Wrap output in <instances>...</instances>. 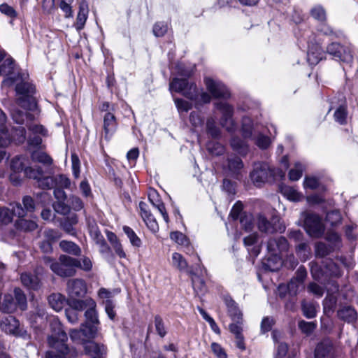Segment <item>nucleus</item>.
Listing matches in <instances>:
<instances>
[{
	"label": "nucleus",
	"mask_w": 358,
	"mask_h": 358,
	"mask_svg": "<svg viewBox=\"0 0 358 358\" xmlns=\"http://www.w3.org/2000/svg\"><path fill=\"white\" fill-rule=\"evenodd\" d=\"M11 213L13 216L19 217V219H23L27 214V212L20 203H14L10 204Z\"/></svg>",
	"instance_id": "nucleus-57"
},
{
	"label": "nucleus",
	"mask_w": 358,
	"mask_h": 358,
	"mask_svg": "<svg viewBox=\"0 0 358 358\" xmlns=\"http://www.w3.org/2000/svg\"><path fill=\"white\" fill-rule=\"evenodd\" d=\"M25 139V129L24 127L21 126L14 127L10 136L6 129L4 124L1 127L0 126V162L6 155L4 148L7 147L12 141L17 143H22Z\"/></svg>",
	"instance_id": "nucleus-6"
},
{
	"label": "nucleus",
	"mask_w": 358,
	"mask_h": 358,
	"mask_svg": "<svg viewBox=\"0 0 358 358\" xmlns=\"http://www.w3.org/2000/svg\"><path fill=\"white\" fill-rule=\"evenodd\" d=\"M148 198L150 202L159 210L164 221L168 223L169 221L168 213L166 210L165 206L159 199V196L157 192L154 189H151L149 192Z\"/></svg>",
	"instance_id": "nucleus-19"
},
{
	"label": "nucleus",
	"mask_w": 358,
	"mask_h": 358,
	"mask_svg": "<svg viewBox=\"0 0 358 358\" xmlns=\"http://www.w3.org/2000/svg\"><path fill=\"white\" fill-rule=\"evenodd\" d=\"M305 229L306 232L312 237L319 238L324 231V227L319 216L309 214L305 220Z\"/></svg>",
	"instance_id": "nucleus-12"
},
{
	"label": "nucleus",
	"mask_w": 358,
	"mask_h": 358,
	"mask_svg": "<svg viewBox=\"0 0 358 358\" xmlns=\"http://www.w3.org/2000/svg\"><path fill=\"white\" fill-rule=\"evenodd\" d=\"M89 8L87 3L83 1L80 3L79 10L76 17L74 27L78 31L82 30L88 17Z\"/></svg>",
	"instance_id": "nucleus-20"
},
{
	"label": "nucleus",
	"mask_w": 358,
	"mask_h": 358,
	"mask_svg": "<svg viewBox=\"0 0 358 358\" xmlns=\"http://www.w3.org/2000/svg\"><path fill=\"white\" fill-rule=\"evenodd\" d=\"M28 164H29V160L27 157L16 156L12 159L10 162V169L15 173L10 175V179L14 185H17L20 184V180L17 178L15 173L22 171L24 172V169Z\"/></svg>",
	"instance_id": "nucleus-15"
},
{
	"label": "nucleus",
	"mask_w": 358,
	"mask_h": 358,
	"mask_svg": "<svg viewBox=\"0 0 358 358\" xmlns=\"http://www.w3.org/2000/svg\"><path fill=\"white\" fill-rule=\"evenodd\" d=\"M336 297L333 294H329L328 292L327 296L323 301L324 311H332L336 306Z\"/></svg>",
	"instance_id": "nucleus-56"
},
{
	"label": "nucleus",
	"mask_w": 358,
	"mask_h": 358,
	"mask_svg": "<svg viewBox=\"0 0 358 358\" xmlns=\"http://www.w3.org/2000/svg\"><path fill=\"white\" fill-rule=\"evenodd\" d=\"M253 131H255L252 120L248 117H243L242 120V133L244 138H251Z\"/></svg>",
	"instance_id": "nucleus-37"
},
{
	"label": "nucleus",
	"mask_w": 358,
	"mask_h": 358,
	"mask_svg": "<svg viewBox=\"0 0 358 358\" xmlns=\"http://www.w3.org/2000/svg\"><path fill=\"white\" fill-rule=\"evenodd\" d=\"M224 302L228 308V313L231 319L238 322L242 319V313L239 310L236 303L230 297H225Z\"/></svg>",
	"instance_id": "nucleus-23"
},
{
	"label": "nucleus",
	"mask_w": 358,
	"mask_h": 358,
	"mask_svg": "<svg viewBox=\"0 0 358 358\" xmlns=\"http://www.w3.org/2000/svg\"><path fill=\"white\" fill-rule=\"evenodd\" d=\"M280 165L284 170L271 169L266 163H255L253 170L250 173L252 181L256 186H260L262 183L268 180L271 177L278 176L281 178H283L285 174V171L289 167V161L287 156H284L282 158Z\"/></svg>",
	"instance_id": "nucleus-3"
},
{
	"label": "nucleus",
	"mask_w": 358,
	"mask_h": 358,
	"mask_svg": "<svg viewBox=\"0 0 358 358\" xmlns=\"http://www.w3.org/2000/svg\"><path fill=\"white\" fill-rule=\"evenodd\" d=\"M168 31V25L164 22H157L153 27V34L157 37L163 36Z\"/></svg>",
	"instance_id": "nucleus-63"
},
{
	"label": "nucleus",
	"mask_w": 358,
	"mask_h": 358,
	"mask_svg": "<svg viewBox=\"0 0 358 358\" xmlns=\"http://www.w3.org/2000/svg\"><path fill=\"white\" fill-rule=\"evenodd\" d=\"M280 192L290 201H299L302 197L299 192L291 187L282 186L280 187Z\"/></svg>",
	"instance_id": "nucleus-35"
},
{
	"label": "nucleus",
	"mask_w": 358,
	"mask_h": 358,
	"mask_svg": "<svg viewBox=\"0 0 358 358\" xmlns=\"http://www.w3.org/2000/svg\"><path fill=\"white\" fill-rule=\"evenodd\" d=\"M172 265L180 271H186L188 268V264L184 257L178 252L172 254Z\"/></svg>",
	"instance_id": "nucleus-39"
},
{
	"label": "nucleus",
	"mask_w": 358,
	"mask_h": 358,
	"mask_svg": "<svg viewBox=\"0 0 358 358\" xmlns=\"http://www.w3.org/2000/svg\"><path fill=\"white\" fill-rule=\"evenodd\" d=\"M38 186L43 189H51L55 187V180L54 177H42L37 180Z\"/></svg>",
	"instance_id": "nucleus-59"
},
{
	"label": "nucleus",
	"mask_w": 358,
	"mask_h": 358,
	"mask_svg": "<svg viewBox=\"0 0 358 358\" xmlns=\"http://www.w3.org/2000/svg\"><path fill=\"white\" fill-rule=\"evenodd\" d=\"M66 291L69 296L67 303L70 307L73 308V302L84 301V299H80V298L85 295L87 287L83 279L75 278L68 281Z\"/></svg>",
	"instance_id": "nucleus-8"
},
{
	"label": "nucleus",
	"mask_w": 358,
	"mask_h": 358,
	"mask_svg": "<svg viewBox=\"0 0 358 358\" xmlns=\"http://www.w3.org/2000/svg\"><path fill=\"white\" fill-rule=\"evenodd\" d=\"M48 303L52 309L60 311L66 303V299L60 293H54L49 296Z\"/></svg>",
	"instance_id": "nucleus-26"
},
{
	"label": "nucleus",
	"mask_w": 358,
	"mask_h": 358,
	"mask_svg": "<svg viewBox=\"0 0 358 358\" xmlns=\"http://www.w3.org/2000/svg\"><path fill=\"white\" fill-rule=\"evenodd\" d=\"M59 247L64 252L73 255H80L81 253L80 248L72 241H62L59 243Z\"/></svg>",
	"instance_id": "nucleus-28"
},
{
	"label": "nucleus",
	"mask_w": 358,
	"mask_h": 358,
	"mask_svg": "<svg viewBox=\"0 0 358 358\" xmlns=\"http://www.w3.org/2000/svg\"><path fill=\"white\" fill-rule=\"evenodd\" d=\"M178 74L181 76L185 77V78H174L170 83V90L176 92L182 93L183 96L187 99L196 101L198 95L196 86L193 83H189L186 78H189L192 73V71H184L178 66Z\"/></svg>",
	"instance_id": "nucleus-4"
},
{
	"label": "nucleus",
	"mask_w": 358,
	"mask_h": 358,
	"mask_svg": "<svg viewBox=\"0 0 358 358\" xmlns=\"http://www.w3.org/2000/svg\"><path fill=\"white\" fill-rule=\"evenodd\" d=\"M74 0H61L59 3V8L65 13L66 17H71L73 16V10L71 4Z\"/></svg>",
	"instance_id": "nucleus-60"
},
{
	"label": "nucleus",
	"mask_w": 358,
	"mask_h": 358,
	"mask_svg": "<svg viewBox=\"0 0 358 358\" xmlns=\"http://www.w3.org/2000/svg\"><path fill=\"white\" fill-rule=\"evenodd\" d=\"M278 238H270L268 241L267 249L275 259L279 260V264H281V259L278 257L279 255V248H278Z\"/></svg>",
	"instance_id": "nucleus-48"
},
{
	"label": "nucleus",
	"mask_w": 358,
	"mask_h": 358,
	"mask_svg": "<svg viewBox=\"0 0 358 358\" xmlns=\"http://www.w3.org/2000/svg\"><path fill=\"white\" fill-rule=\"evenodd\" d=\"M170 238L171 240L182 246H187L189 245V241L186 236L180 231L171 233Z\"/></svg>",
	"instance_id": "nucleus-55"
},
{
	"label": "nucleus",
	"mask_w": 358,
	"mask_h": 358,
	"mask_svg": "<svg viewBox=\"0 0 358 358\" xmlns=\"http://www.w3.org/2000/svg\"><path fill=\"white\" fill-rule=\"evenodd\" d=\"M103 128L105 138L109 140L117 128L116 118L112 113H107L103 116Z\"/></svg>",
	"instance_id": "nucleus-18"
},
{
	"label": "nucleus",
	"mask_w": 358,
	"mask_h": 358,
	"mask_svg": "<svg viewBox=\"0 0 358 358\" xmlns=\"http://www.w3.org/2000/svg\"><path fill=\"white\" fill-rule=\"evenodd\" d=\"M322 52L319 48H315V51L309 48L307 55V60L310 65L317 64L322 59Z\"/></svg>",
	"instance_id": "nucleus-42"
},
{
	"label": "nucleus",
	"mask_w": 358,
	"mask_h": 358,
	"mask_svg": "<svg viewBox=\"0 0 358 358\" xmlns=\"http://www.w3.org/2000/svg\"><path fill=\"white\" fill-rule=\"evenodd\" d=\"M15 227L17 229L24 231H32L35 230L38 225L35 221L26 219H19L15 222Z\"/></svg>",
	"instance_id": "nucleus-33"
},
{
	"label": "nucleus",
	"mask_w": 358,
	"mask_h": 358,
	"mask_svg": "<svg viewBox=\"0 0 358 358\" xmlns=\"http://www.w3.org/2000/svg\"><path fill=\"white\" fill-rule=\"evenodd\" d=\"M13 220V215L10 209L0 208V225H6Z\"/></svg>",
	"instance_id": "nucleus-52"
},
{
	"label": "nucleus",
	"mask_w": 358,
	"mask_h": 358,
	"mask_svg": "<svg viewBox=\"0 0 358 358\" xmlns=\"http://www.w3.org/2000/svg\"><path fill=\"white\" fill-rule=\"evenodd\" d=\"M78 216L76 214L66 217L61 222V227L69 234L76 236V231L73 227L78 223Z\"/></svg>",
	"instance_id": "nucleus-25"
},
{
	"label": "nucleus",
	"mask_w": 358,
	"mask_h": 358,
	"mask_svg": "<svg viewBox=\"0 0 358 358\" xmlns=\"http://www.w3.org/2000/svg\"><path fill=\"white\" fill-rule=\"evenodd\" d=\"M89 232L91 238L96 245L99 243H103L104 238L96 224L89 226Z\"/></svg>",
	"instance_id": "nucleus-51"
},
{
	"label": "nucleus",
	"mask_w": 358,
	"mask_h": 358,
	"mask_svg": "<svg viewBox=\"0 0 358 358\" xmlns=\"http://www.w3.org/2000/svg\"><path fill=\"white\" fill-rule=\"evenodd\" d=\"M140 214L147 227L152 231L157 232L159 229L158 224L150 213L148 206L146 203L141 201L139 203Z\"/></svg>",
	"instance_id": "nucleus-17"
},
{
	"label": "nucleus",
	"mask_w": 358,
	"mask_h": 358,
	"mask_svg": "<svg viewBox=\"0 0 358 358\" xmlns=\"http://www.w3.org/2000/svg\"><path fill=\"white\" fill-rule=\"evenodd\" d=\"M207 148L208 151L214 155H220L224 153V148L220 143L210 142L208 144Z\"/></svg>",
	"instance_id": "nucleus-61"
},
{
	"label": "nucleus",
	"mask_w": 358,
	"mask_h": 358,
	"mask_svg": "<svg viewBox=\"0 0 358 358\" xmlns=\"http://www.w3.org/2000/svg\"><path fill=\"white\" fill-rule=\"evenodd\" d=\"M85 351L90 354L94 355L95 357L93 358H101L100 355H102L105 352L103 345H100L94 342H90L86 344L85 347Z\"/></svg>",
	"instance_id": "nucleus-34"
},
{
	"label": "nucleus",
	"mask_w": 358,
	"mask_h": 358,
	"mask_svg": "<svg viewBox=\"0 0 358 358\" xmlns=\"http://www.w3.org/2000/svg\"><path fill=\"white\" fill-rule=\"evenodd\" d=\"M205 84L207 90L215 99H228L230 92L227 87L221 82L210 78H205Z\"/></svg>",
	"instance_id": "nucleus-14"
},
{
	"label": "nucleus",
	"mask_w": 358,
	"mask_h": 358,
	"mask_svg": "<svg viewBox=\"0 0 358 358\" xmlns=\"http://www.w3.org/2000/svg\"><path fill=\"white\" fill-rule=\"evenodd\" d=\"M189 122L194 131L201 129L203 126V120L197 112H192L189 115Z\"/></svg>",
	"instance_id": "nucleus-54"
},
{
	"label": "nucleus",
	"mask_w": 358,
	"mask_h": 358,
	"mask_svg": "<svg viewBox=\"0 0 358 358\" xmlns=\"http://www.w3.org/2000/svg\"><path fill=\"white\" fill-rule=\"evenodd\" d=\"M16 303L11 294H5L1 299L0 295V310L5 313H11L16 310Z\"/></svg>",
	"instance_id": "nucleus-22"
},
{
	"label": "nucleus",
	"mask_w": 358,
	"mask_h": 358,
	"mask_svg": "<svg viewBox=\"0 0 358 358\" xmlns=\"http://www.w3.org/2000/svg\"><path fill=\"white\" fill-rule=\"evenodd\" d=\"M327 50L336 59L349 66L353 61L352 50L350 45H343L340 43H332L327 47Z\"/></svg>",
	"instance_id": "nucleus-9"
},
{
	"label": "nucleus",
	"mask_w": 358,
	"mask_h": 358,
	"mask_svg": "<svg viewBox=\"0 0 358 358\" xmlns=\"http://www.w3.org/2000/svg\"><path fill=\"white\" fill-rule=\"evenodd\" d=\"M21 282L25 287L37 289L40 287V280L38 276L28 273H24L21 275Z\"/></svg>",
	"instance_id": "nucleus-27"
},
{
	"label": "nucleus",
	"mask_w": 358,
	"mask_h": 358,
	"mask_svg": "<svg viewBox=\"0 0 358 358\" xmlns=\"http://www.w3.org/2000/svg\"><path fill=\"white\" fill-rule=\"evenodd\" d=\"M174 102L179 113H187L192 108V103L182 99H175Z\"/></svg>",
	"instance_id": "nucleus-58"
},
{
	"label": "nucleus",
	"mask_w": 358,
	"mask_h": 358,
	"mask_svg": "<svg viewBox=\"0 0 358 358\" xmlns=\"http://www.w3.org/2000/svg\"><path fill=\"white\" fill-rule=\"evenodd\" d=\"M50 334L48 336L49 346L57 350L45 352V358H73L77 355L75 349L69 348L66 342L68 336L57 317H52L50 322Z\"/></svg>",
	"instance_id": "nucleus-1"
},
{
	"label": "nucleus",
	"mask_w": 358,
	"mask_h": 358,
	"mask_svg": "<svg viewBox=\"0 0 358 358\" xmlns=\"http://www.w3.org/2000/svg\"><path fill=\"white\" fill-rule=\"evenodd\" d=\"M11 116L13 120L20 124H23L25 120L28 121V120L31 118V115L29 113H24L17 109H13L11 110Z\"/></svg>",
	"instance_id": "nucleus-50"
},
{
	"label": "nucleus",
	"mask_w": 358,
	"mask_h": 358,
	"mask_svg": "<svg viewBox=\"0 0 358 358\" xmlns=\"http://www.w3.org/2000/svg\"><path fill=\"white\" fill-rule=\"evenodd\" d=\"M45 264L50 266L51 270L61 277H69L76 274L75 265L76 259L62 255L57 262L53 261L51 258L45 257Z\"/></svg>",
	"instance_id": "nucleus-5"
},
{
	"label": "nucleus",
	"mask_w": 358,
	"mask_h": 358,
	"mask_svg": "<svg viewBox=\"0 0 358 358\" xmlns=\"http://www.w3.org/2000/svg\"><path fill=\"white\" fill-rule=\"evenodd\" d=\"M303 166L299 162H296L294 164V168H292L289 172V178L290 180L296 181L301 178L303 174Z\"/></svg>",
	"instance_id": "nucleus-44"
},
{
	"label": "nucleus",
	"mask_w": 358,
	"mask_h": 358,
	"mask_svg": "<svg viewBox=\"0 0 358 358\" xmlns=\"http://www.w3.org/2000/svg\"><path fill=\"white\" fill-rule=\"evenodd\" d=\"M97 332L95 327H88L86 324H82L80 329H72L69 332L71 339L78 343H83L93 338Z\"/></svg>",
	"instance_id": "nucleus-13"
},
{
	"label": "nucleus",
	"mask_w": 358,
	"mask_h": 358,
	"mask_svg": "<svg viewBox=\"0 0 358 358\" xmlns=\"http://www.w3.org/2000/svg\"><path fill=\"white\" fill-rule=\"evenodd\" d=\"M43 170L39 166H31L29 164L27 165V168L24 169V176L27 178H32L34 180H38L43 176Z\"/></svg>",
	"instance_id": "nucleus-36"
},
{
	"label": "nucleus",
	"mask_w": 358,
	"mask_h": 358,
	"mask_svg": "<svg viewBox=\"0 0 358 358\" xmlns=\"http://www.w3.org/2000/svg\"><path fill=\"white\" fill-rule=\"evenodd\" d=\"M244 245L248 248V252L256 257L260 252V247L258 244V234L254 233L246 236L243 239Z\"/></svg>",
	"instance_id": "nucleus-21"
},
{
	"label": "nucleus",
	"mask_w": 358,
	"mask_h": 358,
	"mask_svg": "<svg viewBox=\"0 0 358 358\" xmlns=\"http://www.w3.org/2000/svg\"><path fill=\"white\" fill-rule=\"evenodd\" d=\"M231 146L233 150L241 156H245L249 152L248 145L238 138H233L231 141Z\"/></svg>",
	"instance_id": "nucleus-30"
},
{
	"label": "nucleus",
	"mask_w": 358,
	"mask_h": 358,
	"mask_svg": "<svg viewBox=\"0 0 358 358\" xmlns=\"http://www.w3.org/2000/svg\"><path fill=\"white\" fill-rule=\"evenodd\" d=\"M31 159L34 162L42 163L46 165H50L52 162L51 157L43 152H34L31 154Z\"/></svg>",
	"instance_id": "nucleus-45"
},
{
	"label": "nucleus",
	"mask_w": 358,
	"mask_h": 358,
	"mask_svg": "<svg viewBox=\"0 0 358 358\" xmlns=\"http://www.w3.org/2000/svg\"><path fill=\"white\" fill-rule=\"evenodd\" d=\"M302 310L304 316L307 318H313L316 316V306L313 303L303 301L302 303Z\"/></svg>",
	"instance_id": "nucleus-49"
},
{
	"label": "nucleus",
	"mask_w": 358,
	"mask_h": 358,
	"mask_svg": "<svg viewBox=\"0 0 358 358\" xmlns=\"http://www.w3.org/2000/svg\"><path fill=\"white\" fill-rule=\"evenodd\" d=\"M327 221L332 226L336 225L341 222V215L338 210H332L327 214Z\"/></svg>",
	"instance_id": "nucleus-62"
},
{
	"label": "nucleus",
	"mask_w": 358,
	"mask_h": 358,
	"mask_svg": "<svg viewBox=\"0 0 358 358\" xmlns=\"http://www.w3.org/2000/svg\"><path fill=\"white\" fill-rule=\"evenodd\" d=\"M331 348L332 345L329 341L327 340L321 342L315 348V358H324L331 351Z\"/></svg>",
	"instance_id": "nucleus-29"
},
{
	"label": "nucleus",
	"mask_w": 358,
	"mask_h": 358,
	"mask_svg": "<svg viewBox=\"0 0 358 358\" xmlns=\"http://www.w3.org/2000/svg\"><path fill=\"white\" fill-rule=\"evenodd\" d=\"M310 13L315 20L319 22H324L327 19L326 11L320 5H317L313 7Z\"/></svg>",
	"instance_id": "nucleus-40"
},
{
	"label": "nucleus",
	"mask_w": 358,
	"mask_h": 358,
	"mask_svg": "<svg viewBox=\"0 0 358 358\" xmlns=\"http://www.w3.org/2000/svg\"><path fill=\"white\" fill-rule=\"evenodd\" d=\"M257 224L259 231L267 234L283 232L285 230V226L277 217H273L268 220L264 215H259L257 218Z\"/></svg>",
	"instance_id": "nucleus-10"
},
{
	"label": "nucleus",
	"mask_w": 358,
	"mask_h": 358,
	"mask_svg": "<svg viewBox=\"0 0 358 358\" xmlns=\"http://www.w3.org/2000/svg\"><path fill=\"white\" fill-rule=\"evenodd\" d=\"M347 115V108L344 105L338 107L334 114L335 121L340 124H345L346 123Z\"/></svg>",
	"instance_id": "nucleus-41"
},
{
	"label": "nucleus",
	"mask_w": 358,
	"mask_h": 358,
	"mask_svg": "<svg viewBox=\"0 0 358 358\" xmlns=\"http://www.w3.org/2000/svg\"><path fill=\"white\" fill-rule=\"evenodd\" d=\"M303 283H300L295 279L292 278L287 286L280 285L278 287L279 295L280 297H284L286 291H288L291 295H296L299 289L302 286Z\"/></svg>",
	"instance_id": "nucleus-24"
},
{
	"label": "nucleus",
	"mask_w": 358,
	"mask_h": 358,
	"mask_svg": "<svg viewBox=\"0 0 358 358\" xmlns=\"http://www.w3.org/2000/svg\"><path fill=\"white\" fill-rule=\"evenodd\" d=\"M217 110L222 113L220 118V124L224 127L228 131H233L235 129V124L232 119L234 109L233 107L226 102H217L215 103Z\"/></svg>",
	"instance_id": "nucleus-11"
},
{
	"label": "nucleus",
	"mask_w": 358,
	"mask_h": 358,
	"mask_svg": "<svg viewBox=\"0 0 358 358\" xmlns=\"http://www.w3.org/2000/svg\"><path fill=\"white\" fill-rule=\"evenodd\" d=\"M243 168L242 160L236 156L228 159V169L232 173H238Z\"/></svg>",
	"instance_id": "nucleus-38"
},
{
	"label": "nucleus",
	"mask_w": 358,
	"mask_h": 358,
	"mask_svg": "<svg viewBox=\"0 0 358 358\" xmlns=\"http://www.w3.org/2000/svg\"><path fill=\"white\" fill-rule=\"evenodd\" d=\"M79 268L85 271H90L92 268V262L89 257H83L80 259H76L75 269Z\"/></svg>",
	"instance_id": "nucleus-53"
},
{
	"label": "nucleus",
	"mask_w": 358,
	"mask_h": 358,
	"mask_svg": "<svg viewBox=\"0 0 358 358\" xmlns=\"http://www.w3.org/2000/svg\"><path fill=\"white\" fill-rule=\"evenodd\" d=\"M6 53L4 51H0V62L5 57ZM14 69V60L12 58H7L3 61V63L0 66V73L10 74Z\"/></svg>",
	"instance_id": "nucleus-32"
},
{
	"label": "nucleus",
	"mask_w": 358,
	"mask_h": 358,
	"mask_svg": "<svg viewBox=\"0 0 358 358\" xmlns=\"http://www.w3.org/2000/svg\"><path fill=\"white\" fill-rule=\"evenodd\" d=\"M123 231L127 234L131 244L134 247H140L141 245V241L134 232V231L129 227H123Z\"/></svg>",
	"instance_id": "nucleus-46"
},
{
	"label": "nucleus",
	"mask_w": 358,
	"mask_h": 358,
	"mask_svg": "<svg viewBox=\"0 0 358 358\" xmlns=\"http://www.w3.org/2000/svg\"><path fill=\"white\" fill-rule=\"evenodd\" d=\"M28 76L26 74L18 75L17 77L8 76L2 83L3 86H10L15 83V91L17 94L22 95L17 99V104L27 110H32L36 107V102L31 97L34 92V87L32 84L26 81Z\"/></svg>",
	"instance_id": "nucleus-2"
},
{
	"label": "nucleus",
	"mask_w": 358,
	"mask_h": 358,
	"mask_svg": "<svg viewBox=\"0 0 358 358\" xmlns=\"http://www.w3.org/2000/svg\"><path fill=\"white\" fill-rule=\"evenodd\" d=\"M206 130L213 138H218L220 135V129L215 126V120L213 117H209L207 120Z\"/></svg>",
	"instance_id": "nucleus-47"
},
{
	"label": "nucleus",
	"mask_w": 358,
	"mask_h": 358,
	"mask_svg": "<svg viewBox=\"0 0 358 358\" xmlns=\"http://www.w3.org/2000/svg\"><path fill=\"white\" fill-rule=\"evenodd\" d=\"M299 327L303 333L306 335H309L314 331L316 327V324L314 322L301 320L299 322Z\"/></svg>",
	"instance_id": "nucleus-64"
},
{
	"label": "nucleus",
	"mask_w": 358,
	"mask_h": 358,
	"mask_svg": "<svg viewBox=\"0 0 358 358\" xmlns=\"http://www.w3.org/2000/svg\"><path fill=\"white\" fill-rule=\"evenodd\" d=\"M73 308L82 311L86 309L85 312V322L88 327H96L99 324L98 313L96 311V303L94 299L87 297L83 301L73 302Z\"/></svg>",
	"instance_id": "nucleus-7"
},
{
	"label": "nucleus",
	"mask_w": 358,
	"mask_h": 358,
	"mask_svg": "<svg viewBox=\"0 0 358 358\" xmlns=\"http://www.w3.org/2000/svg\"><path fill=\"white\" fill-rule=\"evenodd\" d=\"M15 302L16 307L19 306L21 310H24L27 308V298L24 292L20 288L14 289Z\"/></svg>",
	"instance_id": "nucleus-43"
},
{
	"label": "nucleus",
	"mask_w": 358,
	"mask_h": 358,
	"mask_svg": "<svg viewBox=\"0 0 358 358\" xmlns=\"http://www.w3.org/2000/svg\"><path fill=\"white\" fill-rule=\"evenodd\" d=\"M0 328L10 334L20 335L21 331L18 320L12 315L4 316L1 319Z\"/></svg>",
	"instance_id": "nucleus-16"
},
{
	"label": "nucleus",
	"mask_w": 358,
	"mask_h": 358,
	"mask_svg": "<svg viewBox=\"0 0 358 358\" xmlns=\"http://www.w3.org/2000/svg\"><path fill=\"white\" fill-rule=\"evenodd\" d=\"M338 315L341 319L348 322H353L357 318V313L355 310L350 306L344 307L338 310Z\"/></svg>",
	"instance_id": "nucleus-31"
}]
</instances>
